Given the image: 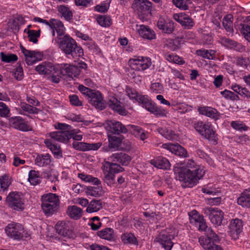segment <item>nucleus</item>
<instances>
[{
	"mask_svg": "<svg viewBox=\"0 0 250 250\" xmlns=\"http://www.w3.org/2000/svg\"><path fill=\"white\" fill-rule=\"evenodd\" d=\"M5 231L8 236L16 240H20L23 237V228L22 225L12 222L5 228Z\"/></svg>",
	"mask_w": 250,
	"mask_h": 250,
	"instance_id": "nucleus-12",
	"label": "nucleus"
},
{
	"mask_svg": "<svg viewBox=\"0 0 250 250\" xmlns=\"http://www.w3.org/2000/svg\"><path fill=\"white\" fill-rule=\"evenodd\" d=\"M49 137H51L52 142L57 141L59 142H62V130H59L50 132L48 134Z\"/></svg>",
	"mask_w": 250,
	"mask_h": 250,
	"instance_id": "nucleus-57",
	"label": "nucleus"
},
{
	"mask_svg": "<svg viewBox=\"0 0 250 250\" xmlns=\"http://www.w3.org/2000/svg\"><path fill=\"white\" fill-rule=\"evenodd\" d=\"M127 128L135 136L139 138L142 141L145 140L148 137L147 133L139 126L128 125Z\"/></svg>",
	"mask_w": 250,
	"mask_h": 250,
	"instance_id": "nucleus-30",
	"label": "nucleus"
},
{
	"mask_svg": "<svg viewBox=\"0 0 250 250\" xmlns=\"http://www.w3.org/2000/svg\"><path fill=\"white\" fill-rule=\"evenodd\" d=\"M162 147L169 150L172 153L182 157L188 156L187 150L179 145L166 143L162 145Z\"/></svg>",
	"mask_w": 250,
	"mask_h": 250,
	"instance_id": "nucleus-21",
	"label": "nucleus"
},
{
	"mask_svg": "<svg viewBox=\"0 0 250 250\" xmlns=\"http://www.w3.org/2000/svg\"><path fill=\"white\" fill-rule=\"evenodd\" d=\"M136 26L139 34L144 39L152 40L156 38L155 32L148 26L143 24H137Z\"/></svg>",
	"mask_w": 250,
	"mask_h": 250,
	"instance_id": "nucleus-22",
	"label": "nucleus"
},
{
	"mask_svg": "<svg viewBox=\"0 0 250 250\" xmlns=\"http://www.w3.org/2000/svg\"><path fill=\"white\" fill-rule=\"evenodd\" d=\"M0 56L1 61L4 62L9 63L18 60L17 56L13 54H6L1 52Z\"/></svg>",
	"mask_w": 250,
	"mask_h": 250,
	"instance_id": "nucleus-52",
	"label": "nucleus"
},
{
	"mask_svg": "<svg viewBox=\"0 0 250 250\" xmlns=\"http://www.w3.org/2000/svg\"><path fill=\"white\" fill-rule=\"evenodd\" d=\"M85 193L88 196L94 197L100 196L103 193V190L101 187H88L86 188Z\"/></svg>",
	"mask_w": 250,
	"mask_h": 250,
	"instance_id": "nucleus-41",
	"label": "nucleus"
},
{
	"mask_svg": "<svg viewBox=\"0 0 250 250\" xmlns=\"http://www.w3.org/2000/svg\"><path fill=\"white\" fill-rule=\"evenodd\" d=\"M62 68V64H57L54 65L51 62H44L37 65L35 70L40 75L49 76L57 73Z\"/></svg>",
	"mask_w": 250,
	"mask_h": 250,
	"instance_id": "nucleus-8",
	"label": "nucleus"
},
{
	"mask_svg": "<svg viewBox=\"0 0 250 250\" xmlns=\"http://www.w3.org/2000/svg\"><path fill=\"white\" fill-rule=\"evenodd\" d=\"M28 181L34 186L38 185L40 183L39 172L34 170H31L28 174Z\"/></svg>",
	"mask_w": 250,
	"mask_h": 250,
	"instance_id": "nucleus-46",
	"label": "nucleus"
},
{
	"mask_svg": "<svg viewBox=\"0 0 250 250\" xmlns=\"http://www.w3.org/2000/svg\"><path fill=\"white\" fill-rule=\"evenodd\" d=\"M97 235L101 238L108 241H114L115 235L114 230L111 228H105L97 232Z\"/></svg>",
	"mask_w": 250,
	"mask_h": 250,
	"instance_id": "nucleus-35",
	"label": "nucleus"
},
{
	"mask_svg": "<svg viewBox=\"0 0 250 250\" xmlns=\"http://www.w3.org/2000/svg\"><path fill=\"white\" fill-rule=\"evenodd\" d=\"M9 124L12 127L21 131L32 130L30 126L20 116H15L10 118Z\"/></svg>",
	"mask_w": 250,
	"mask_h": 250,
	"instance_id": "nucleus-17",
	"label": "nucleus"
},
{
	"mask_svg": "<svg viewBox=\"0 0 250 250\" xmlns=\"http://www.w3.org/2000/svg\"><path fill=\"white\" fill-rule=\"evenodd\" d=\"M150 90L155 93H163L164 89L163 85L159 83H151Z\"/></svg>",
	"mask_w": 250,
	"mask_h": 250,
	"instance_id": "nucleus-61",
	"label": "nucleus"
},
{
	"mask_svg": "<svg viewBox=\"0 0 250 250\" xmlns=\"http://www.w3.org/2000/svg\"><path fill=\"white\" fill-rule=\"evenodd\" d=\"M152 3L148 0H135L132 4L139 18L143 21L147 19L152 9Z\"/></svg>",
	"mask_w": 250,
	"mask_h": 250,
	"instance_id": "nucleus-7",
	"label": "nucleus"
},
{
	"mask_svg": "<svg viewBox=\"0 0 250 250\" xmlns=\"http://www.w3.org/2000/svg\"><path fill=\"white\" fill-rule=\"evenodd\" d=\"M88 102L96 108L100 110L104 108L105 105L102 93L96 90H92L87 97Z\"/></svg>",
	"mask_w": 250,
	"mask_h": 250,
	"instance_id": "nucleus-15",
	"label": "nucleus"
},
{
	"mask_svg": "<svg viewBox=\"0 0 250 250\" xmlns=\"http://www.w3.org/2000/svg\"><path fill=\"white\" fill-rule=\"evenodd\" d=\"M198 110L200 114L205 115L214 120H217L220 117V113L215 108L211 107H200L198 108Z\"/></svg>",
	"mask_w": 250,
	"mask_h": 250,
	"instance_id": "nucleus-25",
	"label": "nucleus"
},
{
	"mask_svg": "<svg viewBox=\"0 0 250 250\" xmlns=\"http://www.w3.org/2000/svg\"><path fill=\"white\" fill-rule=\"evenodd\" d=\"M173 171L177 175L179 180L182 183V186L184 188H192L196 185L199 180L205 174V170L195 172L188 169H181L177 164L174 166Z\"/></svg>",
	"mask_w": 250,
	"mask_h": 250,
	"instance_id": "nucleus-1",
	"label": "nucleus"
},
{
	"mask_svg": "<svg viewBox=\"0 0 250 250\" xmlns=\"http://www.w3.org/2000/svg\"><path fill=\"white\" fill-rule=\"evenodd\" d=\"M108 104L112 109L121 115H126L127 113L123 104L115 97L110 98Z\"/></svg>",
	"mask_w": 250,
	"mask_h": 250,
	"instance_id": "nucleus-23",
	"label": "nucleus"
},
{
	"mask_svg": "<svg viewBox=\"0 0 250 250\" xmlns=\"http://www.w3.org/2000/svg\"><path fill=\"white\" fill-rule=\"evenodd\" d=\"M10 116V110L9 107L4 103L0 102V116L8 117Z\"/></svg>",
	"mask_w": 250,
	"mask_h": 250,
	"instance_id": "nucleus-56",
	"label": "nucleus"
},
{
	"mask_svg": "<svg viewBox=\"0 0 250 250\" xmlns=\"http://www.w3.org/2000/svg\"><path fill=\"white\" fill-rule=\"evenodd\" d=\"M19 113L24 115H26L27 114H37L40 111L37 107L25 102L21 103Z\"/></svg>",
	"mask_w": 250,
	"mask_h": 250,
	"instance_id": "nucleus-33",
	"label": "nucleus"
},
{
	"mask_svg": "<svg viewBox=\"0 0 250 250\" xmlns=\"http://www.w3.org/2000/svg\"><path fill=\"white\" fill-rule=\"evenodd\" d=\"M221 94L226 99L232 101H238L239 100V96L234 92L225 89L220 92Z\"/></svg>",
	"mask_w": 250,
	"mask_h": 250,
	"instance_id": "nucleus-55",
	"label": "nucleus"
},
{
	"mask_svg": "<svg viewBox=\"0 0 250 250\" xmlns=\"http://www.w3.org/2000/svg\"><path fill=\"white\" fill-rule=\"evenodd\" d=\"M215 51L213 50L200 49L196 51V54L208 60L213 59Z\"/></svg>",
	"mask_w": 250,
	"mask_h": 250,
	"instance_id": "nucleus-47",
	"label": "nucleus"
},
{
	"mask_svg": "<svg viewBox=\"0 0 250 250\" xmlns=\"http://www.w3.org/2000/svg\"><path fill=\"white\" fill-rule=\"evenodd\" d=\"M241 32L244 35L245 38L250 42V26L248 24H243L241 25Z\"/></svg>",
	"mask_w": 250,
	"mask_h": 250,
	"instance_id": "nucleus-64",
	"label": "nucleus"
},
{
	"mask_svg": "<svg viewBox=\"0 0 250 250\" xmlns=\"http://www.w3.org/2000/svg\"><path fill=\"white\" fill-rule=\"evenodd\" d=\"M238 204L246 208H250V188L245 189L237 199Z\"/></svg>",
	"mask_w": 250,
	"mask_h": 250,
	"instance_id": "nucleus-31",
	"label": "nucleus"
},
{
	"mask_svg": "<svg viewBox=\"0 0 250 250\" xmlns=\"http://www.w3.org/2000/svg\"><path fill=\"white\" fill-rule=\"evenodd\" d=\"M77 141H81L83 139V136L77 134L75 129L66 124L63 123V143H66L70 139Z\"/></svg>",
	"mask_w": 250,
	"mask_h": 250,
	"instance_id": "nucleus-19",
	"label": "nucleus"
},
{
	"mask_svg": "<svg viewBox=\"0 0 250 250\" xmlns=\"http://www.w3.org/2000/svg\"><path fill=\"white\" fill-rule=\"evenodd\" d=\"M128 64L131 69L137 71H143L151 65V59L147 57H139L136 59H131Z\"/></svg>",
	"mask_w": 250,
	"mask_h": 250,
	"instance_id": "nucleus-11",
	"label": "nucleus"
},
{
	"mask_svg": "<svg viewBox=\"0 0 250 250\" xmlns=\"http://www.w3.org/2000/svg\"><path fill=\"white\" fill-rule=\"evenodd\" d=\"M198 226V229L200 231H204L205 234L207 236H213L217 238V235L214 232L211 227H208L204 220L201 222L196 224Z\"/></svg>",
	"mask_w": 250,
	"mask_h": 250,
	"instance_id": "nucleus-38",
	"label": "nucleus"
},
{
	"mask_svg": "<svg viewBox=\"0 0 250 250\" xmlns=\"http://www.w3.org/2000/svg\"><path fill=\"white\" fill-rule=\"evenodd\" d=\"M103 208V202L100 200H92L86 208V211L88 213L97 212Z\"/></svg>",
	"mask_w": 250,
	"mask_h": 250,
	"instance_id": "nucleus-37",
	"label": "nucleus"
},
{
	"mask_svg": "<svg viewBox=\"0 0 250 250\" xmlns=\"http://www.w3.org/2000/svg\"><path fill=\"white\" fill-rule=\"evenodd\" d=\"M68 98L70 104L72 105L76 106H83V102L79 99L77 95L75 94L70 95Z\"/></svg>",
	"mask_w": 250,
	"mask_h": 250,
	"instance_id": "nucleus-63",
	"label": "nucleus"
},
{
	"mask_svg": "<svg viewBox=\"0 0 250 250\" xmlns=\"http://www.w3.org/2000/svg\"><path fill=\"white\" fill-rule=\"evenodd\" d=\"M34 21L43 23L52 29L53 42L62 50V23L58 19H51L49 21L39 17H35Z\"/></svg>",
	"mask_w": 250,
	"mask_h": 250,
	"instance_id": "nucleus-2",
	"label": "nucleus"
},
{
	"mask_svg": "<svg viewBox=\"0 0 250 250\" xmlns=\"http://www.w3.org/2000/svg\"><path fill=\"white\" fill-rule=\"evenodd\" d=\"M108 140L109 147L111 149H117L121 144V138L120 137L112 136L111 134L108 135Z\"/></svg>",
	"mask_w": 250,
	"mask_h": 250,
	"instance_id": "nucleus-42",
	"label": "nucleus"
},
{
	"mask_svg": "<svg viewBox=\"0 0 250 250\" xmlns=\"http://www.w3.org/2000/svg\"><path fill=\"white\" fill-rule=\"evenodd\" d=\"M11 184V180L7 175H4L0 177V185L1 188L3 190H7Z\"/></svg>",
	"mask_w": 250,
	"mask_h": 250,
	"instance_id": "nucleus-53",
	"label": "nucleus"
},
{
	"mask_svg": "<svg viewBox=\"0 0 250 250\" xmlns=\"http://www.w3.org/2000/svg\"><path fill=\"white\" fill-rule=\"evenodd\" d=\"M63 52L68 59H74V61L77 59V57L83 56L82 47L78 46L76 41L67 35H63Z\"/></svg>",
	"mask_w": 250,
	"mask_h": 250,
	"instance_id": "nucleus-4",
	"label": "nucleus"
},
{
	"mask_svg": "<svg viewBox=\"0 0 250 250\" xmlns=\"http://www.w3.org/2000/svg\"><path fill=\"white\" fill-rule=\"evenodd\" d=\"M41 201L42 209L46 216H50L58 210L60 200L56 194L48 193L43 194Z\"/></svg>",
	"mask_w": 250,
	"mask_h": 250,
	"instance_id": "nucleus-3",
	"label": "nucleus"
},
{
	"mask_svg": "<svg viewBox=\"0 0 250 250\" xmlns=\"http://www.w3.org/2000/svg\"><path fill=\"white\" fill-rule=\"evenodd\" d=\"M66 213L71 219L77 220L83 216V210L77 206H69L67 207Z\"/></svg>",
	"mask_w": 250,
	"mask_h": 250,
	"instance_id": "nucleus-27",
	"label": "nucleus"
},
{
	"mask_svg": "<svg viewBox=\"0 0 250 250\" xmlns=\"http://www.w3.org/2000/svg\"><path fill=\"white\" fill-rule=\"evenodd\" d=\"M29 41L34 43H37L38 38L40 36L41 30H28L27 32Z\"/></svg>",
	"mask_w": 250,
	"mask_h": 250,
	"instance_id": "nucleus-51",
	"label": "nucleus"
},
{
	"mask_svg": "<svg viewBox=\"0 0 250 250\" xmlns=\"http://www.w3.org/2000/svg\"><path fill=\"white\" fill-rule=\"evenodd\" d=\"M159 131L162 136L168 140H173L176 138V135L174 132L170 128H162L159 129Z\"/></svg>",
	"mask_w": 250,
	"mask_h": 250,
	"instance_id": "nucleus-48",
	"label": "nucleus"
},
{
	"mask_svg": "<svg viewBox=\"0 0 250 250\" xmlns=\"http://www.w3.org/2000/svg\"><path fill=\"white\" fill-rule=\"evenodd\" d=\"M158 28L165 33L170 34L174 29V22L172 21H165L163 19H160L157 22Z\"/></svg>",
	"mask_w": 250,
	"mask_h": 250,
	"instance_id": "nucleus-29",
	"label": "nucleus"
},
{
	"mask_svg": "<svg viewBox=\"0 0 250 250\" xmlns=\"http://www.w3.org/2000/svg\"><path fill=\"white\" fill-rule=\"evenodd\" d=\"M21 50L25 57L26 63L28 65H31L37 61L42 59L43 55L41 52L37 50H29L26 49L23 46L21 47Z\"/></svg>",
	"mask_w": 250,
	"mask_h": 250,
	"instance_id": "nucleus-16",
	"label": "nucleus"
},
{
	"mask_svg": "<svg viewBox=\"0 0 250 250\" xmlns=\"http://www.w3.org/2000/svg\"><path fill=\"white\" fill-rule=\"evenodd\" d=\"M102 169L104 173L103 180L108 186H113L115 184V174L123 171L124 169L119 164L104 161Z\"/></svg>",
	"mask_w": 250,
	"mask_h": 250,
	"instance_id": "nucleus-5",
	"label": "nucleus"
},
{
	"mask_svg": "<svg viewBox=\"0 0 250 250\" xmlns=\"http://www.w3.org/2000/svg\"><path fill=\"white\" fill-rule=\"evenodd\" d=\"M51 156L48 153L38 154L35 159V164L39 167H45L51 163Z\"/></svg>",
	"mask_w": 250,
	"mask_h": 250,
	"instance_id": "nucleus-32",
	"label": "nucleus"
},
{
	"mask_svg": "<svg viewBox=\"0 0 250 250\" xmlns=\"http://www.w3.org/2000/svg\"><path fill=\"white\" fill-rule=\"evenodd\" d=\"M231 126L235 130L242 131H246L248 127L240 121H232L230 123Z\"/></svg>",
	"mask_w": 250,
	"mask_h": 250,
	"instance_id": "nucleus-54",
	"label": "nucleus"
},
{
	"mask_svg": "<svg viewBox=\"0 0 250 250\" xmlns=\"http://www.w3.org/2000/svg\"><path fill=\"white\" fill-rule=\"evenodd\" d=\"M121 239L124 244L133 245H137L138 244L136 237L134 234L130 232L123 233L121 236Z\"/></svg>",
	"mask_w": 250,
	"mask_h": 250,
	"instance_id": "nucleus-34",
	"label": "nucleus"
},
{
	"mask_svg": "<svg viewBox=\"0 0 250 250\" xmlns=\"http://www.w3.org/2000/svg\"><path fill=\"white\" fill-rule=\"evenodd\" d=\"M78 177L85 182L92 183L96 186H99L101 184L100 180L98 178L84 173H79Z\"/></svg>",
	"mask_w": 250,
	"mask_h": 250,
	"instance_id": "nucleus-40",
	"label": "nucleus"
},
{
	"mask_svg": "<svg viewBox=\"0 0 250 250\" xmlns=\"http://www.w3.org/2000/svg\"><path fill=\"white\" fill-rule=\"evenodd\" d=\"M110 2L111 0H106L101 4L96 5L95 7V10L101 13H105L109 8Z\"/></svg>",
	"mask_w": 250,
	"mask_h": 250,
	"instance_id": "nucleus-58",
	"label": "nucleus"
},
{
	"mask_svg": "<svg viewBox=\"0 0 250 250\" xmlns=\"http://www.w3.org/2000/svg\"><path fill=\"white\" fill-rule=\"evenodd\" d=\"M220 241V239L218 235L216 238L213 236H201L198 240L200 245L205 250H223L222 248L217 244Z\"/></svg>",
	"mask_w": 250,
	"mask_h": 250,
	"instance_id": "nucleus-10",
	"label": "nucleus"
},
{
	"mask_svg": "<svg viewBox=\"0 0 250 250\" xmlns=\"http://www.w3.org/2000/svg\"><path fill=\"white\" fill-rule=\"evenodd\" d=\"M98 23L102 26L109 27L112 24V20L109 16H99L97 18Z\"/></svg>",
	"mask_w": 250,
	"mask_h": 250,
	"instance_id": "nucleus-49",
	"label": "nucleus"
},
{
	"mask_svg": "<svg viewBox=\"0 0 250 250\" xmlns=\"http://www.w3.org/2000/svg\"><path fill=\"white\" fill-rule=\"evenodd\" d=\"M139 99V103L142 104L147 110L151 113L156 104L153 103L146 96L144 95V97H141Z\"/></svg>",
	"mask_w": 250,
	"mask_h": 250,
	"instance_id": "nucleus-39",
	"label": "nucleus"
},
{
	"mask_svg": "<svg viewBox=\"0 0 250 250\" xmlns=\"http://www.w3.org/2000/svg\"><path fill=\"white\" fill-rule=\"evenodd\" d=\"M149 162L151 165L160 169L167 170L170 167V164L168 160L166 158L161 156L150 160Z\"/></svg>",
	"mask_w": 250,
	"mask_h": 250,
	"instance_id": "nucleus-26",
	"label": "nucleus"
},
{
	"mask_svg": "<svg viewBox=\"0 0 250 250\" xmlns=\"http://www.w3.org/2000/svg\"><path fill=\"white\" fill-rule=\"evenodd\" d=\"M155 241L159 243L165 250H171L173 246L171 236L164 233H160L155 238Z\"/></svg>",
	"mask_w": 250,
	"mask_h": 250,
	"instance_id": "nucleus-20",
	"label": "nucleus"
},
{
	"mask_svg": "<svg viewBox=\"0 0 250 250\" xmlns=\"http://www.w3.org/2000/svg\"><path fill=\"white\" fill-rule=\"evenodd\" d=\"M204 213L208 216L211 222L216 226L222 224L224 218V212L217 208L207 207L203 209Z\"/></svg>",
	"mask_w": 250,
	"mask_h": 250,
	"instance_id": "nucleus-9",
	"label": "nucleus"
},
{
	"mask_svg": "<svg viewBox=\"0 0 250 250\" xmlns=\"http://www.w3.org/2000/svg\"><path fill=\"white\" fill-rule=\"evenodd\" d=\"M151 113L157 117L166 116L167 111L161 106H158L156 104Z\"/></svg>",
	"mask_w": 250,
	"mask_h": 250,
	"instance_id": "nucleus-62",
	"label": "nucleus"
},
{
	"mask_svg": "<svg viewBox=\"0 0 250 250\" xmlns=\"http://www.w3.org/2000/svg\"><path fill=\"white\" fill-rule=\"evenodd\" d=\"M181 169H189L193 172H198L200 170H204L201 168L199 166L197 165L196 163L192 160H188L185 164V167H180Z\"/></svg>",
	"mask_w": 250,
	"mask_h": 250,
	"instance_id": "nucleus-43",
	"label": "nucleus"
},
{
	"mask_svg": "<svg viewBox=\"0 0 250 250\" xmlns=\"http://www.w3.org/2000/svg\"><path fill=\"white\" fill-rule=\"evenodd\" d=\"M63 70L65 74H63V79L71 80L74 77H77L80 73L78 66L67 63L63 64Z\"/></svg>",
	"mask_w": 250,
	"mask_h": 250,
	"instance_id": "nucleus-24",
	"label": "nucleus"
},
{
	"mask_svg": "<svg viewBox=\"0 0 250 250\" xmlns=\"http://www.w3.org/2000/svg\"><path fill=\"white\" fill-rule=\"evenodd\" d=\"M193 126L196 131L203 137L214 143L217 142L215 131L210 123L198 121L194 123Z\"/></svg>",
	"mask_w": 250,
	"mask_h": 250,
	"instance_id": "nucleus-6",
	"label": "nucleus"
},
{
	"mask_svg": "<svg viewBox=\"0 0 250 250\" xmlns=\"http://www.w3.org/2000/svg\"><path fill=\"white\" fill-rule=\"evenodd\" d=\"M181 24L185 28L189 29L193 26L194 22L189 16L185 14Z\"/></svg>",
	"mask_w": 250,
	"mask_h": 250,
	"instance_id": "nucleus-60",
	"label": "nucleus"
},
{
	"mask_svg": "<svg viewBox=\"0 0 250 250\" xmlns=\"http://www.w3.org/2000/svg\"><path fill=\"white\" fill-rule=\"evenodd\" d=\"M9 206L15 210L22 211L24 208V200L19 194L11 193L6 198Z\"/></svg>",
	"mask_w": 250,
	"mask_h": 250,
	"instance_id": "nucleus-13",
	"label": "nucleus"
},
{
	"mask_svg": "<svg viewBox=\"0 0 250 250\" xmlns=\"http://www.w3.org/2000/svg\"><path fill=\"white\" fill-rule=\"evenodd\" d=\"M44 144L49 148L54 156L57 158H61L62 157V151L60 146L53 144L52 140L47 139L44 140Z\"/></svg>",
	"mask_w": 250,
	"mask_h": 250,
	"instance_id": "nucleus-36",
	"label": "nucleus"
},
{
	"mask_svg": "<svg viewBox=\"0 0 250 250\" xmlns=\"http://www.w3.org/2000/svg\"><path fill=\"white\" fill-rule=\"evenodd\" d=\"M106 129L113 134L119 135L127 132L128 128L121 122L115 120L107 121L105 125Z\"/></svg>",
	"mask_w": 250,
	"mask_h": 250,
	"instance_id": "nucleus-14",
	"label": "nucleus"
},
{
	"mask_svg": "<svg viewBox=\"0 0 250 250\" xmlns=\"http://www.w3.org/2000/svg\"><path fill=\"white\" fill-rule=\"evenodd\" d=\"M85 45L93 53H97L100 51L98 46L95 43V42L91 39H89L86 42L84 43Z\"/></svg>",
	"mask_w": 250,
	"mask_h": 250,
	"instance_id": "nucleus-59",
	"label": "nucleus"
},
{
	"mask_svg": "<svg viewBox=\"0 0 250 250\" xmlns=\"http://www.w3.org/2000/svg\"><path fill=\"white\" fill-rule=\"evenodd\" d=\"M165 58L167 61L178 64H183L185 63L182 58L173 54H166Z\"/></svg>",
	"mask_w": 250,
	"mask_h": 250,
	"instance_id": "nucleus-45",
	"label": "nucleus"
},
{
	"mask_svg": "<svg viewBox=\"0 0 250 250\" xmlns=\"http://www.w3.org/2000/svg\"><path fill=\"white\" fill-rule=\"evenodd\" d=\"M229 229L232 233L234 234L235 233L236 239L238 237V235L242 232L243 229V222L242 220L235 218L231 220L229 226Z\"/></svg>",
	"mask_w": 250,
	"mask_h": 250,
	"instance_id": "nucleus-28",
	"label": "nucleus"
},
{
	"mask_svg": "<svg viewBox=\"0 0 250 250\" xmlns=\"http://www.w3.org/2000/svg\"><path fill=\"white\" fill-rule=\"evenodd\" d=\"M111 163L120 164L122 166H126L130 162L131 158L128 155L123 152H118L112 154L108 158Z\"/></svg>",
	"mask_w": 250,
	"mask_h": 250,
	"instance_id": "nucleus-18",
	"label": "nucleus"
},
{
	"mask_svg": "<svg viewBox=\"0 0 250 250\" xmlns=\"http://www.w3.org/2000/svg\"><path fill=\"white\" fill-rule=\"evenodd\" d=\"M223 25L227 32H233L232 16L231 15H227L223 20Z\"/></svg>",
	"mask_w": 250,
	"mask_h": 250,
	"instance_id": "nucleus-44",
	"label": "nucleus"
},
{
	"mask_svg": "<svg viewBox=\"0 0 250 250\" xmlns=\"http://www.w3.org/2000/svg\"><path fill=\"white\" fill-rule=\"evenodd\" d=\"M126 93L130 99H134L139 102V99L141 97H144V95H140L135 89L127 86L126 88Z\"/></svg>",
	"mask_w": 250,
	"mask_h": 250,
	"instance_id": "nucleus-50",
	"label": "nucleus"
}]
</instances>
